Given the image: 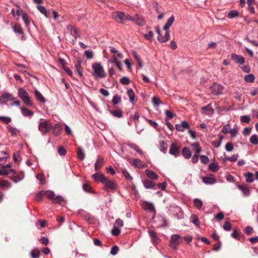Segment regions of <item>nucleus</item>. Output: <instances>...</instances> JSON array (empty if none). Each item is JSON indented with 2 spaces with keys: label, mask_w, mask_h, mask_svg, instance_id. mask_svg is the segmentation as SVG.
I'll return each mask as SVG.
<instances>
[{
  "label": "nucleus",
  "mask_w": 258,
  "mask_h": 258,
  "mask_svg": "<svg viewBox=\"0 0 258 258\" xmlns=\"http://www.w3.org/2000/svg\"><path fill=\"white\" fill-rule=\"evenodd\" d=\"M67 28L70 31L71 35L76 39L78 36L77 30L74 28L72 26H68Z\"/></svg>",
  "instance_id": "obj_39"
},
{
  "label": "nucleus",
  "mask_w": 258,
  "mask_h": 258,
  "mask_svg": "<svg viewBox=\"0 0 258 258\" xmlns=\"http://www.w3.org/2000/svg\"><path fill=\"white\" fill-rule=\"evenodd\" d=\"M0 121L8 124L12 121L11 118L8 116H0Z\"/></svg>",
  "instance_id": "obj_49"
},
{
  "label": "nucleus",
  "mask_w": 258,
  "mask_h": 258,
  "mask_svg": "<svg viewBox=\"0 0 258 258\" xmlns=\"http://www.w3.org/2000/svg\"><path fill=\"white\" fill-rule=\"evenodd\" d=\"M32 258H38L40 256V252L38 250H33L31 252Z\"/></svg>",
  "instance_id": "obj_61"
},
{
  "label": "nucleus",
  "mask_w": 258,
  "mask_h": 258,
  "mask_svg": "<svg viewBox=\"0 0 258 258\" xmlns=\"http://www.w3.org/2000/svg\"><path fill=\"white\" fill-rule=\"evenodd\" d=\"M202 113L203 114L211 115L214 113V110L212 108L210 104L207 105L206 106L204 107L202 109Z\"/></svg>",
  "instance_id": "obj_16"
},
{
  "label": "nucleus",
  "mask_w": 258,
  "mask_h": 258,
  "mask_svg": "<svg viewBox=\"0 0 258 258\" xmlns=\"http://www.w3.org/2000/svg\"><path fill=\"white\" fill-rule=\"evenodd\" d=\"M8 129L12 136H16L18 133V130L13 126L9 125Z\"/></svg>",
  "instance_id": "obj_54"
},
{
  "label": "nucleus",
  "mask_w": 258,
  "mask_h": 258,
  "mask_svg": "<svg viewBox=\"0 0 258 258\" xmlns=\"http://www.w3.org/2000/svg\"><path fill=\"white\" fill-rule=\"evenodd\" d=\"M19 97L21 99L23 102L27 106H31L33 105L32 102L30 100V98L28 93L23 88H20L18 91Z\"/></svg>",
  "instance_id": "obj_4"
},
{
  "label": "nucleus",
  "mask_w": 258,
  "mask_h": 258,
  "mask_svg": "<svg viewBox=\"0 0 258 258\" xmlns=\"http://www.w3.org/2000/svg\"><path fill=\"white\" fill-rule=\"evenodd\" d=\"M112 17L116 21L119 22L120 23H123V22L126 20L127 17H125L124 13L116 11L112 14Z\"/></svg>",
  "instance_id": "obj_8"
},
{
  "label": "nucleus",
  "mask_w": 258,
  "mask_h": 258,
  "mask_svg": "<svg viewBox=\"0 0 258 258\" xmlns=\"http://www.w3.org/2000/svg\"><path fill=\"white\" fill-rule=\"evenodd\" d=\"M144 37L149 40V41H152V39H153V32L151 31H150L149 32H148V34H145L144 35Z\"/></svg>",
  "instance_id": "obj_62"
},
{
  "label": "nucleus",
  "mask_w": 258,
  "mask_h": 258,
  "mask_svg": "<svg viewBox=\"0 0 258 258\" xmlns=\"http://www.w3.org/2000/svg\"><path fill=\"white\" fill-rule=\"evenodd\" d=\"M103 164V159L102 158L98 157L95 163V170L98 171L101 168Z\"/></svg>",
  "instance_id": "obj_27"
},
{
  "label": "nucleus",
  "mask_w": 258,
  "mask_h": 258,
  "mask_svg": "<svg viewBox=\"0 0 258 258\" xmlns=\"http://www.w3.org/2000/svg\"><path fill=\"white\" fill-rule=\"evenodd\" d=\"M169 211L176 217L177 219H181L183 218V212L181 209L176 205H172L170 207Z\"/></svg>",
  "instance_id": "obj_6"
},
{
  "label": "nucleus",
  "mask_w": 258,
  "mask_h": 258,
  "mask_svg": "<svg viewBox=\"0 0 258 258\" xmlns=\"http://www.w3.org/2000/svg\"><path fill=\"white\" fill-rule=\"evenodd\" d=\"M92 177L96 181H101L103 183L106 180V177L100 172L95 173L92 175Z\"/></svg>",
  "instance_id": "obj_15"
},
{
  "label": "nucleus",
  "mask_w": 258,
  "mask_h": 258,
  "mask_svg": "<svg viewBox=\"0 0 258 258\" xmlns=\"http://www.w3.org/2000/svg\"><path fill=\"white\" fill-rule=\"evenodd\" d=\"M109 113L112 114L114 117L117 118H121L123 116L122 111L119 108H117L114 110H109Z\"/></svg>",
  "instance_id": "obj_20"
},
{
  "label": "nucleus",
  "mask_w": 258,
  "mask_h": 258,
  "mask_svg": "<svg viewBox=\"0 0 258 258\" xmlns=\"http://www.w3.org/2000/svg\"><path fill=\"white\" fill-rule=\"evenodd\" d=\"M123 225V222L120 219H117L116 220L113 226L120 228Z\"/></svg>",
  "instance_id": "obj_55"
},
{
  "label": "nucleus",
  "mask_w": 258,
  "mask_h": 258,
  "mask_svg": "<svg viewBox=\"0 0 258 258\" xmlns=\"http://www.w3.org/2000/svg\"><path fill=\"white\" fill-rule=\"evenodd\" d=\"M182 155L185 159H189L190 158L191 153L187 147H184L182 150Z\"/></svg>",
  "instance_id": "obj_28"
},
{
  "label": "nucleus",
  "mask_w": 258,
  "mask_h": 258,
  "mask_svg": "<svg viewBox=\"0 0 258 258\" xmlns=\"http://www.w3.org/2000/svg\"><path fill=\"white\" fill-rule=\"evenodd\" d=\"M85 55L87 58L91 59L93 58L94 56L93 51L90 50H87L85 51Z\"/></svg>",
  "instance_id": "obj_52"
},
{
  "label": "nucleus",
  "mask_w": 258,
  "mask_h": 258,
  "mask_svg": "<svg viewBox=\"0 0 258 258\" xmlns=\"http://www.w3.org/2000/svg\"><path fill=\"white\" fill-rule=\"evenodd\" d=\"M203 182L206 184H213L216 183V179L213 174L208 176L204 177L202 178Z\"/></svg>",
  "instance_id": "obj_10"
},
{
  "label": "nucleus",
  "mask_w": 258,
  "mask_h": 258,
  "mask_svg": "<svg viewBox=\"0 0 258 258\" xmlns=\"http://www.w3.org/2000/svg\"><path fill=\"white\" fill-rule=\"evenodd\" d=\"M174 17L172 15L168 19L166 24L163 27L164 30L166 31L164 37H161L160 36H158L157 37V39L160 43L166 42L168 40L170 35L169 33L167 31V30L172 26L174 22Z\"/></svg>",
  "instance_id": "obj_2"
},
{
  "label": "nucleus",
  "mask_w": 258,
  "mask_h": 258,
  "mask_svg": "<svg viewBox=\"0 0 258 258\" xmlns=\"http://www.w3.org/2000/svg\"><path fill=\"white\" fill-rule=\"evenodd\" d=\"M208 168L209 170L215 172L219 170V166L216 163H212L209 164Z\"/></svg>",
  "instance_id": "obj_40"
},
{
  "label": "nucleus",
  "mask_w": 258,
  "mask_h": 258,
  "mask_svg": "<svg viewBox=\"0 0 258 258\" xmlns=\"http://www.w3.org/2000/svg\"><path fill=\"white\" fill-rule=\"evenodd\" d=\"M45 195L47 198L53 201L54 203L61 204L64 201V199L60 196H55L54 192L51 190H47L45 192Z\"/></svg>",
  "instance_id": "obj_5"
},
{
  "label": "nucleus",
  "mask_w": 258,
  "mask_h": 258,
  "mask_svg": "<svg viewBox=\"0 0 258 258\" xmlns=\"http://www.w3.org/2000/svg\"><path fill=\"white\" fill-rule=\"evenodd\" d=\"M1 99L8 101L9 100L12 101L15 99L12 94L9 93H5L1 97Z\"/></svg>",
  "instance_id": "obj_25"
},
{
  "label": "nucleus",
  "mask_w": 258,
  "mask_h": 258,
  "mask_svg": "<svg viewBox=\"0 0 258 258\" xmlns=\"http://www.w3.org/2000/svg\"><path fill=\"white\" fill-rule=\"evenodd\" d=\"M132 164L139 168H143L146 167L145 164H144L141 160L137 159H135L133 160Z\"/></svg>",
  "instance_id": "obj_24"
},
{
  "label": "nucleus",
  "mask_w": 258,
  "mask_h": 258,
  "mask_svg": "<svg viewBox=\"0 0 258 258\" xmlns=\"http://www.w3.org/2000/svg\"><path fill=\"white\" fill-rule=\"evenodd\" d=\"M120 233V229L117 227L113 226L112 230L111 233L114 236H118Z\"/></svg>",
  "instance_id": "obj_59"
},
{
  "label": "nucleus",
  "mask_w": 258,
  "mask_h": 258,
  "mask_svg": "<svg viewBox=\"0 0 258 258\" xmlns=\"http://www.w3.org/2000/svg\"><path fill=\"white\" fill-rule=\"evenodd\" d=\"M34 94L40 102L44 103L45 102V100L43 97V96L41 94V93L38 90H36L34 91Z\"/></svg>",
  "instance_id": "obj_35"
},
{
  "label": "nucleus",
  "mask_w": 258,
  "mask_h": 258,
  "mask_svg": "<svg viewBox=\"0 0 258 258\" xmlns=\"http://www.w3.org/2000/svg\"><path fill=\"white\" fill-rule=\"evenodd\" d=\"M166 186H167V182L164 181V182H163L162 183H158L156 185V189L159 188L162 190H164L166 189Z\"/></svg>",
  "instance_id": "obj_60"
},
{
  "label": "nucleus",
  "mask_w": 258,
  "mask_h": 258,
  "mask_svg": "<svg viewBox=\"0 0 258 258\" xmlns=\"http://www.w3.org/2000/svg\"><path fill=\"white\" fill-rule=\"evenodd\" d=\"M103 183L105 184L106 188L110 189L111 190H115L117 188L116 184L112 181L108 180L107 178L106 180Z\"/></svg>",
  "instance_id": "obj_18"
},
{
  "label": "nucleus",
  "mask_w": 258,
  "mask_h": 258,
  "mask_svg": "<svg viewBox=\"0 0 258 258\" xmlns=\"http://www.w3.org/2000/svg\"><path fill=\"white\" fill-rule=\"evenodd\" d=\"M194 206L196 207V208H197L199 210H200L201 209L203 205L202 201L201 200L197 198L195 199L194 200Z\"/></svg>",
  "instance_id": "obj_41"
},
{
  "label": "nucleus",
  "mask_w": 258,
  "mask_h": 258,
  "mask_svg": "<svg viewBox=\"0 0 258 258\" xmlns=\"http://www.w3.org/2000/svg\"><path fill=\"white\" fill-rule=\"evenodd\" d=\"M145 173L147 176L151 179H157L158 178V175L155 172L150 169H146L145 170Z\"/></svg>",
  "instance_id": "obj_26"
},
{
  "label": "nucleus",
  "mask_w": 258,
  "mask_h": 258,
  "mask_svg": "<svg viewBox=\"0 0 258 258\" xmlns=\"http://www.w3.org/2000/svg\"><path fill=\"white\" fill-rule=\"evenodd\" d=\"M189 124L186 121H182L181 123L175 125V128L180 132H183L186 128L189 129Z\"/></svg>",
  "instance_id": "obj_11"
},
{
  "label": "nucleus",
  "mask_w": 258,
  "mask_h": 258,
  "mask_svg": "<svg viewBox=\"0 0 258 258\" xmlns=\"http://www.w3.org/2000/svg\"><path fill=\"white\" fill-rule=\"evenodd\" d=\"M37 9L39 10V11L44 15L45 17L48 18L49 17V14L46 10V9L42 6L41 5H38L37 6Z\"/></svg>",
  "instance_id": "obj_33"
},
{
  "label": "nucleus",
  "mask_w": 258,
  "mask_h": 258,
  "mask_svg": "<svg viewBox=\"0 0 258 258\" xmlns=\"http://www.w3.org/2000/svg\"><path fill=\"white\" fill-rule=\"evenodd\" d=\"M53 134L55 136H58L61 133V126L59 123H56L54 126H53Z\"/></svg>",
  "instance_id": "obj_19"
},
{
  "label": "nucleus",
  "mask_w": 258,
  "mask_h": 258,
  "mask_svg": "<svg viewBox=\"0 0 258 258\" xmlns=\"http://www.w3.org/2000/svg\"><path fill=\"white\" fill-rule=\"evenodd\" d=\"M11 173H15V170L13 169H8L6 168V166H3L2 168L0 170L1 175H8Z\"/></svg>",
  "instance_id": "obj_29"
},
{
  "label": "nucleus",
  "mask_w": 258,
  "mask_h": 258,
  "mask_svg": "<svg viewBox=\"0 0 258 258\" xmlns=\"http://www.w3.org/2000/svg\"><path fill=\"white\" fill-rule=\"evenodd\" d=\"M120 82L122 85H127L130 84V80L127 77H123L120 79Z\"/></svg>",
  "instance_id": "obj_51"
},
{
  "label": "nucleus",
  "mask_w": 258,
  "mask_h": 258,
  "mask_svg": "<svg viewBox=\"0 0 258 258\" xmlns=\"http://www.w3.org/2000/svg\"><path fill=\"white\" fill-rule=\"evenodd\" d=\"M149 234L150 236H151V237L152 238L153 241L154 243L158 242L159 238L157 237L156 233L154 231L150 230V231H149Z\"/></svg>",
  "instance_id": "obj_45"
},
{
  "label": "nucleus",
  "mask_w": 258,
  "mask_h": 258,
  "mask_svg": "<svg viewBox=\"0 0 258 258\" xmlns=\"http://www.w3.org/2000/svg\"><path fill=\"white\" fill-rule=\"evenodd\" d=\"M0 186L5 187L7 188H10L11 185L10 183L6 180H0Z\"/></svg>",
  "instance_id": "obj_56"
},
{
  "label": "nucleus",
  "mask_w": 258,
  "mask_h": 258,
  "mask_svg": "<svg viewBox=\"0 0 258 258\" xmlns=\"http://www.w3.org/2000/svg\"><path fill=\"white\" fill-rule=\"evenodd\" d=\"M22 19L26 26L28 27L30 24V21L26 13H22Z\"/></svg>",
  "instance_id": "obj_48"
},
{
  "label": "nucleus",
  "mask_w": 258,
  "mask_h": 258,
  "mask_svg": "<svg viewBox=\"0 0 258 258\" xmlns=\"http://www.w3.org/2000/svg\"><path fill=\"white\" fill-rule=\"evenodd\" d=\"M92 68L93 71L92 75L96 79L104 78L105 77V72L100 62H95L93 63Z\"/></svg>",
  "instance_id": "obj_1"
},
{
  "label": "nucleus",
  "mask_w": 258,
  "mask_h": 258,
  "mask_svg": "<svg viewBox=\"0 0 258 258\" xmlns=\"http://www.w3.org/2000/svg\"><path fill=\"white\" fill-rule=\"evenodd\" d=\"M238 157V154H234L231 157L225 158L224 160L225 161L228 160V161H229L231 162H235L237 160Z\"/></svg>",
  "instance_id": "obj_57"
},
{
  "label": "nucleus",
  "mask_w": 258,
  "mask_h": 258,
  "mask_svg": "<svg viewBox=\"0 0 258 258\" xmlns=\"http://www.w3.org/2000/svg\"><path fill=\"white\" fill-rule=\"evenodd\" d=\"M183 238L179 235L173 234L171 236L170 240L169 241L170 246L175 249L177 246L182 243Z\"/></svg>",
  "instance_id": "obj_7"
},
{
  "label": "nucleus",
  "mask_w": 258,
  "mask_h": 258,
  "mask_svg": "<svg viewBox=\"0 0 258 258\" xmlns=\"http://www.w3.org/2000/svg\"><path fill=\"white\" fill-rule=\"evenodd\" d=\"M77 155H78V158L81 161H83L85 158L84 152H83V150L81 148H78Z\"/></svg>",
  "instance_id": "obj_46"
},
{
  "label": "nucleus",
  "mask_w": 258,
  "mask_h": 258,
  "mask_svg": "<svg viewBox=\"0 0 258 258\" xmlns=\"http://www.w3.org/2000/svg\"><path fill=\"white\" fill-rule=\"evenodd\" d=\"M81 63V60H78L75 64V68H76L77 72L78 73L80 77H81L83 76V73L82 72Z\"/></svg>",
  "instance_id": "obj_37"
},
{
  "label": "nucleus",
  "mask_w": 258,
  "mask_h": 258,
  "mask_svg": "<svg viewBox=\"0 0 258 258\" xmlns=\"http://www.w3.org/2000/svg\"><path fill=\"white\" fill-rule=\"evenodd\" d=\"M250 120V117L248 115H245L240 116V121L243 123H248Z\"/></svg>",
  "instance_id": "obj_53"
},
{
  "label": "nucleus",
  "mask_w": 258,
  "mask_h": 258,
  "mask_svg": "<svg viewBox=\"0 0 258 258\" xmlns=\"http://www.w3.org/2000/svg\"><path fill=\"white\" fill-rule=\"evenodd\" d=\"M119 250V248L117 245H114L112 247L111 250H110V254L115 255L117 254L118 251Z\"/></svg>",
  "instance_id": "obj_63"
},
{
  "label": "nucleus",
  "mask_w": 258,
  "mask_h": 258,
  "mask_svg": "<svg viewBox=\"0 0 258 258\" xmlns=\"http://www.w3.org/2000/svg\"><path fill=\"white\" fill-rule=\"evenodd\" d=\"M237 187L242 192L244 196L247 197L249 195L250 190L247 187L239 184L237 185Z\"/></svg>",
  "instance_id": "obj_22"
},
{
  "label": "nucleus",
  "mask_w": 258,
  "mask_h": 258,
  "mask_svg": "<svg viewBox=\"0 0 258 258\" xmlns=\"http://www.w3.org/2000/svg\"><path fill=\"white\" fill-rule=\"evenodd\" d=\"M38 123V130L43 135L49 132L53 127L50 121L45 119H40Z\"/></svg>",
  "instance_id": "obj_3"
},
{
  "label": "nucleus",
  "mask_w": 258,
  "mask_h": 258,
  "mask_svg": "<svg viewBox=\"0 0 258 258\" xmlns=\"http://www.w3.org/2000/svg\"><path fill=\"white\" fill-rule=\"evenodd\" d=\"M191 147L192 150L195 152V154H199L202 151V149L200 147L199 144L198 143L191 144Z\"/></svg>",
  "instance_id": "obj_31"
},
{
  "label": "nucleus",
  "mask_w": 258,
  "mask_h": 258,
  "mask_svg": "<svg viewBox=\"0 0 258 258\" xmlns=\"http://www.w3.org/2000/svg\"><path fill=\"white\" fill-rule=\"evenodd\" d=\"M121 102V97L117 94L113 96L112 103L113 105H117Z\"/></svg>",
  "instance_id": "obj_43"
},
{
  "label": "nucleus",
  "mask_w": 258,
  "mask_h": 258,
  "mask_svg": "<svg viewBox=\"0 0 258 258\" xmlns=\"http://www.w3.org/2000/svg\"><path fill=\"white\" fill-rule=\"evenodd\" d=\"M231 227H232V226H231V224L228 222H225L224 223L223 226V228L225 231L230 230L231 229Z\"/></svg>",
  "instance_id": "obj_64"
},
{
  "label": "nucleus",
  "mask_w": 258,
  "mask_h": 258,
  "mask_svg": "<svg viewBox=\"0 0 258 258\" xmlns=\"http://www.w3.org/2000/svg\"><path fill=\"white\" fill-rule=\"evenodd\" d=\"M142 206L145 210H148L150 212H155V207L153 203L148 202H144Z\"/></svg>",
  "instance_id": "obj_13"
},
{
  "label": "nucleus",
  "mask_w": 258,
  "mask_h": 258,
  "mask_svg": "<svg viewBox=\"0 0 258 258\" xmlns=\"http://www.w3.org/2000/svg\"><path fill=\"white\" fill-rule=\"evenodd\" d=\"M127 94L129 97L130 101L133 103L135 99V94L132 89H130L127 91Z\"/></svg>",
  "instance_id": "obj_36"
},
{
  "label": "nucleus",
  "mask_w": 258,
  "mask_h": 258,
  "mask_svg": "<svg viewBox=\"0 0 258 258\" xmlns=\"http://www.w3.org/2000/svg\"><path fill=\"white\" fill-rule=\"evenodd\" d=\"M239 15L238 12L235 10L230 11L228 14V18L232 19L238 16Z\"/></svg>",
  "instance_id": "obj_47"
},
{
  "label": "nucleus",
  "mask_w": 258,
  "mask_h": 258,
  "mask_svg": "<svg viewBox=\"0 0 258 258\" xmlns=\"http://www.w3.org/2000/svg\"><path fill=\"white\" fill-rule=\"evenodd\" d=\"M244 176L246 178V181L248 183H251L254 180V175L251 172H248L245 173L244 174Z\"/></svg>",
  "instance_id": "obj_30"
},
{
  "label": "nucleus",
  "mask_w": 258,
  "mask_h": 258,
  "mask_svg": "<svg viewBox=\"0 0 258 258\" xmlns=\"http://www.w3.org/2000/svg\"><path fill=\"white\" fill-rule=\"evenodd\" d=\"M211 89L213 91V93L215 94H222L223 90V87L222 85L218 84H213L211 87Z\"/></svg>",
  "instance_id": "obj_14"
},
{
  "label": "nucleus",
  "mask_w": 258,
  "mask_h": 258,
  "mask_svg": "<svg viewBox=\"0 0 258 258\" xmlns=\"http://www.w3.org/2000/svg\"><path fill=\"white\" fill-rule=\"evenodd\" d=\"M255 79V76L254 75L251 74H248L244 77V81L246 82L252 83Z\"/></svg>",
  "instance_id": "obj_42"
},
{
  "label": "nucleus",
  "mask_w": 258,
  "mask_h": 258,
  "mask_svg": "<svg viewBox=\"0 0 258 258\" xmlns=\"http://www.w3.org/2000/svg\"><path fill=\"white\" fill-rule=\"evenodd\" d=\"M159 149L163 153H166L167 145L165 141H162L159 142Z\"/></svg>",
  "instance_id": "obj_34"
},
{
  "label": "nucleus",
  "mask_w": 258,
  "mask_h": 258,
  "mask_svg": "<svg viewBox=\"0 0 258 258\" xmlns=\"http://www.w3.org/2000/svg\"><path fill=\"white\" fill-rule=\"evenodd\" d=\"M133 22L139 26H143L145 24V21L143 18L138 15L134 16Z\"/></svg>",
  "instance_id": "obj_21"
},
{
  "label": "nucleus",
  "mask_w": 258,
  "mask_h": 258,
  "mask_svg": "<svg viewBox=\"0 0 258 258\" xmlns=\"http://www.w3.org/2000/svg\"><path fill=\"white\" fill-rule=\"evenodd\" d=\"M126 144L133 150L136 151L140 154H143V151L139 149V147L136 144L128 142L126 143Z\"/></svg>",
  "instance_id": "obj_32"
},
{
  "label": "nucleus",
  "mask_w": 258,
  "mask_h": 258,
  "mask_svg": "<svg viewBox=\"0 0 258 258\" xmlns=\"http://www.w3.org/2000/svg\"><path fill=\"white\" fill-rule=\"evenodd\" d=\"M179 147L176 144H172L170 146L169 153L172 155L177 157L179 155Z\"/></svg>",
  "instance_id": "obj_9"
},
{
  "label": "nucleus",
  "mask_w": 258,
  "mask_h": 258,
  "mask_svg": "<svg viewBox=\"0 0 258 258\" xmlns=\"http://www.w3.org/2000/svg\"><path fill=\"white\" fill-rule=\"evenodd\" d=\"M122 173L123 175V176L125 177V178L128 180H133V178L132 177V176L130 174V173H128V172L125 170V169H123L122 170Z\"/></svg>",
  "instance_id": "obj_50"
},
{
  "label": "nucleus",
  "mask_w": 258,
  "mask_h": 258,
  "mask_svg": "<svg viewBox=\"0 0 258 258\" xmlns=\"http://www.w3.org/2000/svg\"><path fill=\"white\" fill-rule=\"evenodd\" d=\"M190 220L196 227H199L200 222L197 215H194L190 218Z\"/></svg>",
  "instance_id": "obj_38"
},
{
  "label": "nucleus",
  "mask_w": 258,
  "mask_h": 258,
  "mask_svg": "<svg viewBox=\"0 0 258 258\" xmlns=\"http://www.w3.org/2000/svg\"><path fill=\"white\" fill-rule=\"evenodd\" d=\"M144 186L146 189L152 188L154 189H156V183L149 179H145L143 181Z\"/></svg>",
  "instance_id": "obj_12"
},
{
  "label": "nucleus",
  "mask_w": 258,
  "mask_h": 258,
  "mask_svg": "<svg viewBox=\"0 0 258 258\" xmlns=\"http://www.w3.org/2000/svg\"><path fill=\"white\" fill-rule=\"evenodd\" d=\"M250 142L254 145L258 144V138L256 135H252L249 139Z\"/></svg>",
  "instance_id": "obj_44"
},
{
  "label": "nucleus",
  "mask_w": 258,
  "mask_h": 258,
  "mask_svg": "<svg viewBox=\"0 0 258 258\" xmlns=\"http://www.w3.org/2000/svg\"><path fill=\"white\" fill-rule=\"evenodd\" d=\"M200 158L201 163H202L204 164H207L209 161V158L206 155H200Z\"/></svg>",
  "instance_id": "obj_58"
},
{
  "label": "nucleus",
  "mask_w": 258,
  "mask_h": 258,
  "mask_svg": "<svg viewBox=\"0 0 258 258\" xmlns=\"http://www.w3.org/2000/svg\"><path fill=\"white\" fill-rule=\"evenodd\" d=\"M231 58L237 63L243 64L245 62L244 58L241 55H237L236 54H232Z\"/></svg>",
  "instance_id": "obj_17"
},
{
  "label": "nucleus",
  "mask_w": 258,
  "mask_h": 258,
  "mask_svg": "<svg viewBox=\"0 0 258 258\" xmlns=\"http://www.w3.org/2000/svg\"><path fill=\"white\" fill-rule=\"evenodd\" d=\"M20 109L21 113L24 116L30 117L32 116L34 114V112L32 111L27 109V108L21 107Z\"/></svg>",
  "instance_id": "obj_23"
}]
</instances>
